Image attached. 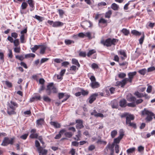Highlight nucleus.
Returning <instances> with one entry per match:
<instances>
[{"mask_svg":"<svg viewBox=\"0 0 155 155\" xmlns=\"http://www.w3.org/2000/svg\"><path fill=\"white\" fill-rule=\"evenodd\" d=\"M121 118L126 117V123L129 127H132L134 129L137 128L136 124L133 122H131V121L134 120V117L133 115L129 114L128 113H124L120 116Z\"/></svg>","mask_w":155,"mask_h":155,"instance_id":"f257e3e1","label":"nucleus"},{"mask_svg":"<svg viewBox=\"0 0 155 155\" xmlns=\"http://www.w3.org/2000/svg\"><path fill=\"white\" fill-rule=\"evenodd\" d=\"M18 107V104L15 102L11 101L8 105L7 113L9 115L14 114H16L15 110L16 108Z\"/></svg>","mask_w":155,"mask_h":155,"instance_id":"f03ea898","label":"nucleus"},{"mask_svg":"<svg viewBox=\"0 0 155 155\" xmlns=\"http://www.w3.org/2000/svg\"><path fill=\"white\" fill-rule=\"evenodd\" d=\"M118 41V40L116 39L108 38L105 41H101V43L104 45H105L107 47H110L112 45H115Z\"/></svg>","mask_w":155,"mask_h":155,"instance_id":"7ed1b4c3","label":"nucleus"},{"mask_svg":"<svg viewBox=\"0 0 155 155\" xmlns=\"http://www.w3.org/2000/svg\"><path fill=\"white\" fill-rule=\"evenodd\" d=\"M142 114L143 115H147V117L146 118V121L147 122L151 121L153 119L152 117L154 115V114L153 113L145 109H144L142 111Z\"/></svg>","mask_w":155,"mask_h":155,"instance_id":"20e7f679","label":"nucleus"},{"mask_svg":"<svg viewBox=\"0 0 155 155\" xmlns=\"http://www.w3.org/2000/svg\"><path fill=\"white\" fill-rule=\"evenodd\" d=\"M14 138L10 139L8 137H5L4 138L1 145L2 146H6L9 144L12 145L14 143Z\"/></svg>","mask_w":155,"mask_h":155,"instance_id":"39448f33","label":"nucleus"},{"mask_svg":"<svg viewBox=\"0 0 155 155\" xmlns=\"http://www.w3.org/2000/svg\"><path fill=\"white\" fill-rule=\"evenodd\" d=\"M90 79L91 81V82L90 84V86L93 89L97 88L99 87L100 84L98 82L96 81V78L94 76H91Z\"/></svg>","mask_w":155,"mask_h":155,"instance_id":"423d86ee","label":"nucleus"},{"mask_svg":"<svg viewBox=\"0 0 155 155\" xmlns=\"http://www.w3.org/2000/svg\"><path fill=\"white\" fill-rule=\"evenodd\" d=\"M136 73L137 72L136 71L129 73L128 74V78H125L124 81H126L127 83V82H129L130 83H132L134 77L136 75Z\"/></svg>","mask_w":155,"mask_h":155,"instance_id":"0eeeda50","label":"nucleus"},{"mask_svg":"<svg viewBox=\"0 0 155 155\" xmlns=\"http://www.w3.org/2000/svg\"><path fill=\"white\" fill-rule=\"evenodd\" d=\"M7 39L11 43H13L15 47H18L19 45L20 42L18 39H16L14 40L13 38L10 37V36H8Z\"/></svg>","mask_w":155,"mask_h":155,"instance_id":"6e6552de","label":"nucleus"},{"mask_svg":"<svg viewBox=\"0 0 155 155\" xmlns=\"http://www.w3.org/2000/svg\"><path fill=\"white\" fill-rule=\"evenodd\" d=\"M120 134L119 136L117 138L114 140V142L116 143H118L120 142V140L122 138L124 135V132L122 130H120Z\"/></svg>","mask_w":155,"mask_h":155,"instance_id":"1a4fd4ad","label":"nucleus"},{"mask_svg":"<svg viewBox=\"0 0 155 155\" xmlns=\"http://www.w3.org/2000/svg\"><path fill=\"white\" fill-rule=\"evenodd\" d=\"M76 123L77 124L76 127L78 129H80L84 127L83 125V121L81 120L78 119L76 120Z\"/></svg>","mask_w":155,"mask_h":155,"instance_id":"9d476101","label":"nucleus"},{"mask_svg":"<svg viewBox=\"0 0 155 155\" xmlns=\"http://www.w3.org/2000/svg\"><path fill=\"white\" fill-rule=\"evenodd\" d=\"M81 26L84 28L86 29L91 27V22L86 21L82 22L81 24Z\"/></svg>","mask_w":155,"mask_h":155,"instance_id":"9b49d317","label":"nucleus"},{"mask_svg":"<svg viewBox=\"0 0 155 155\" xmlns=\"http://www.w3.org/2000/svg\"><path fill=\"white\" fill-rule=\"evenodd\" d=\"M54 86L53 85V83H51L49 84L47 86L46 91L49 95H50L51 93V90L54 88Z\"/></svg>","mask_w":155,"mask_h":155,"instance_id":"f8f14e48","label":"nucleus"},{"mask_svg":"<svg viewBox=\"0 0 155 155\" xmlns=\"http://www.w3.org/2000/svg\"><path fill=\"white\" fill-rule=\"evenodd\" d=\"M98 95L97 93H94L89 98V102L92 103L96 99V97Z\"/></svg>","mask_w":155,"mask_h":155,"instance_id":"ddd939ff","label":"nucleus"},{"mask_svg":"<svg viewBox=\"0 0 155 155\" xmlns=\"http://www.w3.org/2000/svg\"><path fill=\"white\" fill-rule=\"evenodd\" d=\"M127 100L129 102H135L136 98L133 96L131 94H128L126 97Z\"/></svg>","mask_w":155,"mask_h":155,"instance_id":"4468645a","label":"nucleus"},{"mask_svg":"<svg viewBox=\"0 0 155 155\" xmlns=\"http://www.w3.org/2000/svg\"><path fill=\"white\" fill-rule=\"evenodd\" d=\"M124 78L120 81H118L116 82V86H120L121 87H124L125 85L127 83L126 81H125Z\"/></svg>","mask_w":155,"mask_h":155,"instance_id":"2eb2a0df","label":"nucleus"},{"mask_svg":"<svg viewBox=\"0 0 155 155\" xmlns=\"http://www.w3.org/2000/svg\"><path fill=\"white\" fill-rule=\"evenodd\" d=\"M114 145H111L110 144H108L106 148L104 150V154L105 155H106L107 154L108 152V149H109L110 150L112 148H113Z\"/></svg>","mask_w":155,"mask_h":155,"instance_id":"dca6fc26","label":"nucleus"},{"mask_svg":"<svg viewBox=\"0 0 155 155\" xmlns=\"http://www.w3.org/2000/svg\"><path fill=\"white\" fill-rule=\"evenodd\" d=\"M28 3L31 8L30 9V11H32L33 10L35 5L34 1L33 0H28Z\"/></svg>","mask_w":155,"mask_h":155,"instance_id":"f3484780","label":"nucleus"},{"mask_svg":"<svg viewBox=\"0 0 155 155\" xmlns=\"http://www.w3.org/2000/svg\"><path fill=\"white\" fill-rule=\"evenodd\" d=\"M65 132V129H63L61 130L59 132V134H57L54 137L55 139H59L60 138L61 136V135L63 134L64 132Z\"/></svg>","mask_w":155,"mask_h":155,"instance_id":"a211bd4d","label":"nucleus"},{"mask_svg":"<svg viewBox=\"0 0 155 155\" xmlns=\"http://www.w3.org/2000/svg\"><path fill=\"white\" fill-rule=\"evenodd\" d=\"M63 23L61 22L56 21L54 22V24L52 26L54 27L62 26L63 25Z\"/></svg>","mask_w":155,"mask_h":155,"instance_id":"6ab92c4d","label":"nucleus"},{"mask_svg":"<svg viewBox=\"0 0 155 155\" xmlns=\"http://www.w3.org/2000/svg\"><path fill=\"white\" fill-rule=\"evenodd\" d=\"M41 97L40 95H36L31 98L30 101L31 102L34 101L35 100H40Z\"/></svg>","mask_w":155,"mask_h":155,"instance_id":"aec40b11","label":"nucleus"},{"mask_svg":"<svg viewBox=\"0 0 155 155\" xmlns=\"http://www.w3.org/2000/svg\"><path fill=\"white\" fill-rule=\"evenodd\" d=\"M38 151L40 153H41L43 155L46 154L48 150L45 149H43L42 147L38 148Z\"/></svg>","mask_w":155,"mask_h":155,"instance_id":"412c9836","label":"nucleus"},{"mask_svg":"<svg viewBox=\"0 0 155 155\" xmlns=\"http://www.w3.org/2000/svg\"><path fill=\"white\" fill-rule=\"evenodd\" d=\"M127 101L126 100L124 99H123L121 100L119 102V104L121 107H125L126 105Z\"/></svg>","mask_w":155,"mask_h":155,"instance_id":"4be33fe9","label":"nucleus"},{"mask_svg":"<svg viewBox=\"0 0 155 155\" xmlns=\"http://www.w3.org/2000/svg\"><path fill=\"white\" fill-rule=\"evenodd\" d=\"M44 122V120L43 118H40L36 121V124L38 126H41Z\"/></svg>","mask_w":155,"mask_h":155,"instance_id":"5701e85b","label":"nucleus"},{"mask_svg":"<svg viewBox=\"0 0 155 155\" xmlns=\"http://www.w3.org/2000/svg\"><path fill=\"white\" fill-rule=\"evenodd\" d=\"M111 8L114 10L116 11L118 10L119 8V6L116 3H113L111 5Z\"/></svg>","mask_w":155,"mask_h":155,"instance_id":"b1692460","label":"nucleus"},{"mask_svg":"<svg viewBox=\"0 0 155 155\" xmlns=\"http://www.w3.org/2000/svg\"><path fill=\"white\" fill-rule=\"evenodd\" d=\"M64 133V136L67 137L69 138H71L73 135V133L71 132H65Z\"/></svg>","mask_w":155,"mask_h":155,"instance_id":"393cba45","label":"nucleus"},{"mask_svg":"<svg viewBox=\"0 0 155 155\" xmlns=\"http://www.w3.org/2000/svg\"><path fill=\"white\" fill-rule=\"evenodd\" d=\"M111 106L113 108H117L118 107L117 102L116 101H112L111 102Z\"/></svg>","mask_w":155,"mask_h":155,"instance_id":"a878e982","label":"nucleus"},{"mask_svg":"<svg viewBox=\"0 0 155 155\" xmlns=\"http://www.w3.org/2000/svg\"><path fill=\"white\" fill-rule=\"evenodd\" d=\"M72 64L77 66L78 68H79L80 67V64L77 60L74 58L72 59Z\"/></svg>","mask_w":155,"mask_h":155,"instance_id":"bb28decb","label":"nucleus"},{"mask_svg":"<svg viewBox=\"0 0 155 155\" xmlns=\"http://www.w3.org/2000/svg\"><path fill=\"white\" fill-rule=\"evenodd\" d=\"M50 124L51 125L54 126L55 128H59L61 127L60 124L57 122H51Z\"/></svg>","mask_w":155,"mask_h":155,"instance_id":"cd10ccee","label":"nucleus"},{"mask_svg":"<svg viewBox=\"0 0 155 155\" xmlns=\"http://www.w3.org/2000/svg\"><path fill=\"white\" fill-rule=\"evenodd\" d=\"M131 33L133 35L136 36H140L141 35V33L139 32L136 30H133L131 31Z\"/></svg>","mask_w":155,"mask_h":155,"instance_id":"c85d7f7f","label":"nucleus"},{"mask_svg":"<svg viewBox=\"0 0 155 155\" xmlns=\"http://www.w3.org/2000/svg\"><path fill=\"white\" fill-rule=\"evenodd\" d=\"M135 148L133 147L130 148L127 150V154H129L133 153L135 150Z\"/></svg>","mask_w":155,"mask_h":155,"instance_id":"c756f323","label":"nucleus"},{"mask_svg":"<svg viewBox=\"0 0 155 155\" xmlns=\"http://www.w3.org/2000/svg\"><path fill=\"white\" fill-rule=\"evenodd\" d=\"M147 71L145 68L143 69L138 71V72L140 74L144 75Z\"/></svg>","mask_w":155,"mask_h":155,"instance_id":"7c9ffc66","label":"nucleus"},{"mask_svg":"<svg viewBox=\"0 0 155 155\" xmlns=\"http://www.w3.org/2000/svg\"><path fill=\"white\" fill-rule=\"evenodd\" d=\"M81 136V131L78 130V134L76 135V137L74 138L77 141L80 140V137Z\"/></svg>","mask_w":155,"mask_h":155,"instance_id":"2f4dec72","label":"nucleus"},{"mask_svg":"<svg viewBox=\"0 0 155 155\" xmlns=\"http://www.w3.org/2000/svg\"><path fill=\"white\" fill-rule=\"evenodd\" d=\"M117 132L116 130H114L111 132L110 136L112 138H114L117 134Z\"/></svg>","mask_w":155,"mask_h":155,"instance_id":"473e14b6","label":"nucleus"},{"mask_svg":"<svg viewBox=\"0 0 155 155\" xmlns=\"http://www.w3.org/2000/svg\"><path fill=\"white\" fill-rule=\"evenodd\" d=\"M64 42L66 45H71L72 43H74V41H73L69 39H66L65 40Z\"/></svg>","mask_w":155,"mask_h":155,"instance_id":"72a5a7b5","label":"nucleus"},{"mask_svg":"<svg viewBox=\"0 0 155 155\" xmlns=\"http://www.w3.org/2000/svg\"><path fill=\"white\" fill-rule=\"evenodd\" d=\"M112 14V11L111 10H109L105 13V17L106 18H109Z\"/></svg>","mask_w":155,"mask_h":155,"instance_id":"f704fd0d","label":"nucleus"},{"mask_svg":"<svg viewBox=\"0 0 155 155\" xmlns=\"http://www.w3.org/2000/svg\"><path fill=\"white\" fill-rule=\"evenodd\" d=\"M134 94L137 96L138 98H141L143 97V94L140 93L138 91L135 93Z\"/></svg>","mask_w":155,"mask_h":155,"instance_id":"c9c22d12","label":"nucleus"},{"mask_svg":"<svg viewBox=\"0 0 155 155\" xmlns=\"http://www.w3.org/2000/svg\"><path fill=\"white\" fill-rule=\"evenodd\" d=\"M96 52V51L94 49L90 50L87 54V55L88 57H90L91 55Z\"/></svg>","mask_w":155,"mask_h":155,"instance_id":"e433bc0d","label":"nucleus"},{"mask_svg":"<svg viewBox=\"0 0 155 155\" xmlns=\"http://www.w3.org/2000/svg\"><path fill=\"white\" fill-rule=\"evenodd\" d=\"M27 6L28 5L27 3L25 2H24L22 3L21 5V8L22 9H24L26 8Z\"/></svg>","mask_w":155,"mask_h":155,"instance_id":"4c0bfd02","label":"nucleus"},{"mask_svg":"<svg viewBox=\"0 0 155 155\" xmlns=\"http://www.w3.org/2000/svg\"><path fill=\"white\" fill-rule=\"evenodd\" d=\"M43 100L48 102H50L51 101V99L48 97L46 96H43Z\"/></svg>","mask_w":155,"mask_h":155,"instance_id":"58836bf2","label":"nucleus"},{"mask_svg":"<svg viewBox=\"0 0 155 155\" xmlns=\"http://www.w3.org/2000/svg\"><path fill=\"white\" fill-rule=\"evenodd\" d=\"M40 45H35L34 47L31 48L33 52H35V51L39 48Z\"/></svg>","mask_w":155,"mask_h":155,"instance_id":"ea45409f","label":"nucleus"},{"mask_svg":"<svg viewBox=\"0 0 155 155\" xmlns=\"http://www.w3.org/2000/svg\"><path fill=\"white\" fill-rule=\"evenodd\" d=\"M18 34L16 32H13L11 33V36L12 38H14L15 39H17L18 37Z\"/></svg>","mask_w":155,"mask_h":155,"instance_id":"a19ab883","label":"nucleus"},{"mask_svg":"<svg viewBox=\"0 0 155 155\" xmlns=\"http://www.w3.org/2000/svg\"><path fill=\"white\" fill-rule=\"evenodd\" d=\"M34 18H35L36 19H37L40 21H42L44 19V18L43 17H41L40 16L37 15H35Z\"/></svg>","mask_w":155,"mask_h":155,"instance_id":"79ce46f5","label":"nucleus"},{"mask_svg":"<svg viewBox=\"0 0 155 155\" xmlns=\"http://www.w3.org/2000/svg\"><path fill=\"white\" fill-rule=\"evenodd\" d=\"M126 74L124 73H120L118 74V77L120 78H123L126 76Z\"/></svg>","mask_w":155,"mask_h":155,"instance_id":"37998d69","label":"nucleus"},{"mask_svg":"<svg viewBox=\"0 0 155 155\" xmlns=\"http://www.w3.org/2000/svg\"><path fill=\"white\" fill-rule=\"evenodd\" d=\"M121 31L125 35H127L129 33V31L125 28L122 29Z\"/></svg>","mask_w":155,"mask_h":155,"instance_id":"c03bdc74","label":"nucleus"},{"mask_svg":"<svg viewBox=\"0 0 155 155\" xmlns=\"http://www.w3.org/2000/svg\"><path fill=\"white\" fill-rule=\"evenodd\" d=\"M38 135L37 134H31L30 135V137L31 138H38Z\"/></svg>","mask_w":155,"mask_h":155,"instance_id":"a18cd8bd","label":"nucleus"},{"mask_svg":"<svg viewBox=\"0 0 155 155\" xmlns=\"http://www.w3.org/2000/svg\"><path fill=\"white\" fill-rule=\"evenodd\" d=\"M132 103H128L127 104V105L129 107H134L136 106L135 102H132Z\"/></svg>","mask_w":155,"mask_h":155,"instance_id":"49530a36","label":"nucleus"},{"mask_svg":"<svg viewBox=\"0 0 155 155\" xmlns=\"http://www.w3.org/2000/svg\"><path fill=\"white\" fill-rule=\"evenodd\" d=\"M20 47H16L14 48V51L15 52L17 53H19L20 51Z\"/></svg>","mask_w":155,"mask_h":155,"instance_id":"de8ad7c7","label":"nucleus"},{"mask_svg":"<svg viewBox=\"0 0 155 155\" xmlns=\"http://www.w3.org/2000/svg\"><path fill=\"white\" fill-rule=\"evenodd\" d=\"M20 40L21 42L22 43H25V35L24 34H22L20 36Z\"/></svg>","mask_w":155,"mask_h":155,"instance_id":"09e8293b","label":"nucleus"},{"mask_svg":"<svg viewBox=\"0 0 155 155\" xmlns=\"http://www.w3.org/2000/svg\"><path fill=\"white\" fill-rule=\"evenodd\" d=\"M107 20L103 18H101L99 21V23L105 24L107 22Z\"/></svg>","mask_w":155,"mask_h":155,"instance_id":"8fccbe9b","label":"nucleus"},{"mask_svg":"<svg viewBox=\"0 0 155 155\" xmlns=\"http://www.w3.org/2000/svg\"><path fill=\"white\" fill-rule=\"evenodd\" d=\"M118 53H119L120 55L123 56L124 57H126V54L124 51L120 50L119 51Z\"/></svg>","mask_w":155,"mask_h":155,"instance_id":"3c124183","label":"nucleus"},{"mask_svg":"<svg viewBox=\"0 0 155 155\" xmlns=\"http://www.w3.org/2000/svg\"><path fill=\"white\" fill-rule=\"evenodd\" d=\"M155 70V68L154 67H151L148 68L147 70L148 72H151Z\"/></svg>","mask_w":155,"mask_h":155,"instance_id":"603ef678","label":"nucleus"},{"mask_svg":"<svg viewBox=\"0 0 155 155\" xmlns=\"http://www.w3.org/2000/svg\"><path fill=\"white\" fill-rule=\"evenodd\" d=\"M79 55L81 57H85L86 55V53L85 52H80L79 53Z\"/></svg>","mask_w":155,"mask_h":155,"instance_id":"864d4df0","label":"nucleus"},{"mask_svg":"<svg viewBox=\"0 0 155 155\" xmlns=\"http://www.w3.org/2000/svg\"><path fill=\"white\" fill-rule=\"evenodd\" d=\"M69 64V62L68 61H64L62 63L61 66L64 67H67V66Z\"/></svg>","mask_w":155,"mask_h":155,"instance_id":"5fc2aeb1","label":"nucleus"},{"mask_svg":"<svg viewBox=\"0 0 155 155\" xmlns=\"http://www.w3.org/2000/svg\"><path fill=\"white\" fill-rule=\"evenodd\" d=\"M46 49V48L45 47H42L41 48L40 53L41 54H43L45 53V50Z\"/></svg>","mask_w":155,"mask_h":155,"instance_id":"6e6d98bb","label":"nucleus"},{"mask_svg":"<svg viewBox=\"0 0 155 155\" xmlns=\"http://www.w3.org/2000/svg\"><path fill=\"white\" fill-rule=\"evenodd\" d=\"M35 146L37 148L38 150V148H39L41 147H40V143L37 140H36L35 141Z\"/></svg>","mask_w":155,"mask_h":155,"instance_id":"4d7b16f0","label":"nucleus"},{"mask_svg":"<svg viewBox=\"0 0 155 155\" xmlns=\"http://www.w3.org/2000/svg\"><path fill=\"white\" fill-rule=\"evenodd\" d=\"M144 38V35L143 34V36L141 37V38L139 39V41L140 44L141 45L143 41Z\"/></svg>","mask_w":155,"mask_h":155,"instance_id":"13d9d810","label":"nucleus"},{"mask_svg":"<svg viewBox=\"0 0 155 155\" xmlns=\"http://www.w3.org/2000/svg\"><path fill=\"white\" fill-rule=\"evenodd\" d=\"M28 136V134H25L20 136V138L23 140H25Z\"/></svg>","mask_w":155,"mask_h":155,"instance_id":"bf43d9fd","label":"nucleus"},{"mask_svg":"<svg viewBox=\"0 0 155 155\" xmlns=\"http://www.w3.org/2000/svg\"><path fill=\"white\" fill-rule=\"evenodd\" d=\"M48 60V58H42L40 61V63L41 64H42L47 61Z\"/></svg>","mask_w":155,"mask_h":155,"instance_id":"052dcab7","label":"nucleus"},{"mask_svg":"<svg viewBox=\"0 0 155 155\" xmlns=\"http://www.w3.org/2000/svg\"><path fill=\"white\" fill-rule=\"evenodd\" d=\"M95 148V146L93 145H92L89 146L88 148V150L89 151H92Z\"/></svg>","mask_w":155,"mask_h":155,"instance_id":"680f3d73","label":"nucleus"},{"mask_svg":"<svg viewBox=\"0 0 155 155\" xmlns=\"http://www.w3.org/2000/svg\"><path fill=\"white\" fill-rule=\"evenodd\" d=\"M152 87L151 85L149 86L147 89V92L148 93H150L151 92L152 90Z\"/></svg>","mask_w":155,"mask_h":155,"instance_id":"e2e57ef3","label":"nucleus"},{"mask_svg":"<svg viewBox=\"0 0 155 155\" xmlns=\"http://www.w3.org/2000/svg\"><path fill=\"white\" fill-rule=\"evenodd\" d=\"M78 68H77L76 66H75L74 65H72L71 67H70V69L71 71H75L77 69L78 70Z\"/></svg>","mask_w":155,"mask_h":155,"instance_id":"0e129e2a","label":"nucleus"},{"mask_svg":"<svg viewBox=\"0 0 155 155\" xmlns=\"http://www.w3.org/2000/svg\"><path fill=\"white\" fill-rule=\"evenodd\" d=\"M81 94L84 95H86L88 94V92L87 91H85L83 89L81 90Z\"/></svg>","mask_w":155,"mask_h":155,"instance_id":"69168bd1","label":"nucleus"},{"mask_svg":"<svg viewBox=\"0 0 155 155\" xmlns=\"http://www.w3.org/2000/svg\"><path fill=\"white\" fill-rule=\"evenodd\" d=\"M143 100L142 99H139L135 101V104H138L142 103Z\"/></svg>","mask_w":155,"mask_h":155,"instance_id":"338daca9","label":"nucleus"},{"mask_svg":"<svg viewBox=\"0 0 155 155\" xmlns=\"http://www.w3.org/2000/svg\"><path fill=\"white\" fill-rule=\"evenodd\" d=\"M71 145L74 146L78 147L79 145V142L76 141H73L71 143Z\"/></svg>","mask_w":155,"mask_h":155,"instance_id":"774afa93","label":"nucleus"}]
</instances>
